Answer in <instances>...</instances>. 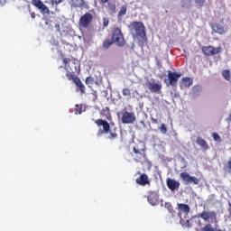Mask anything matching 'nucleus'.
<instances>
[{"label": "nucleus", "instance_id": "obj_1", "mask_svg": "<svg viewBox=\"0 0 231 231\" xmlns=\"http://www.w3.org/2000/svg\"><path fill=\"white\" fill-rule=\"evenodd\" d=\"M128 28L132 33L135 32V35L139 37V45L145 46L147 42V34L145 33V25L142 22H133L128 25Z\"/></svg>", "mask_w": 231, "mask_h": 231}, {"label": "nucleus", "instance_id": "obj_2", "mask_svg": "<svg viewBox=\"0 0 231 231\" xmlns=\"http://www.w3.org/2000/svg\"><path fill=\"white\" fill-rule=\"evenodd\" d=\"M114 44L117 45L118 48H124L125 46V38L124 37V32L119 27H114L112 29V38Z\"/></svg>", "mask_w": 231, "mask_h": 231}, {"label": "nucleus", "instance_id": "obj_3", "mask_svg": "<svg viewBox=\"0 0 231 231\" xmlns=\"http://www.w3.org/2000/svg\"><path fill=\"white\" fill-rule=\"evenodd\" d=\"M62 62L65 65L64 68L67 71L80 73V62H79V60H74L71 61V59L69 58H63Z\"/></svg>", "mask_w": 231, "mask_h": 231}, {"label": "nucleus", "instance_id": "obj_4", "mask_svg": "<svg viewBox=\"0 0 231 231\" xmlns=\"http://www.w3.org/2000/svg\"><path fill=\"white\" fill-rule=\"evenodd\" d=\"M91 12H95V10L92 9L91 11L85 13L79 18V28H89V24H91L93 23V19H95V16L91 14Z\"/></svg>", "mask_w": 231, "mask_h": 231}, {"label": "nucleus", "instance_id": "obj_5", "mask_svg": "<svg viewBox=\"0 0 231 231\" xmlns=\"http://www.w3.org/2000/svg\"><path fill=\"white\" fill-rule=\"evenodd\" d=\"M146 88H148L151 93L160 95L162 93V89H163V85H162V81L156 82V79H152L150 81L146 82Z\"/></svg>", "mask_w": 231, "mask_h": 231}, {"label": "nucleus", "instance_id": "obj_6", "mask_svg": "<svg viewBox=\"0 0 231 231\" xmlns=\"http://www.w3.org/2000/svg\"><path fill=\"white\" fill-rule=\"evenodd\" d=\"M133 151V157L134 162H136L137 163H145V162L147 161V154L145 153V149H139L134 147Z\"/></svg>", "mask_w": 231, "mask_h": 231}, {"label": "nucleus", "instance_id": "obj_7", "mask_svg": "<svg viewBox=\"0 0 231 231\" xmlns=\"http://www.w3.org/2000/svg\"><path fill=\"white\" fill-rule=\"evenodd\" d=\"M198 217H201L204 221H208V219H211V221H214L216 225H217V214L216 211H202L201 213L198 214Z\"/></svg>", "mask_w": 231, "mask_h": 231}, {"label": "nucleus", "instance_id": "obj_8", "mask_svg": "<svg viewBox=\"0 0 231 231\" xmlns=\"http://www.w3.org/2000/svg\"><path fill=\"white\" fill-rule=\"evenodd\" d=\"M180 79H181V73L168 70L167 86H172L173 88H176L178 86V80H180Z\"/></svg>", "mask_w": 231, "mask_h": 231}, {"label": "nucleus", "instance_id": "obj_9", "mask_svg": "<svg viewBox=\"0 0 231 231\" xmlns=\"http://www.w3.org/2000/svg\"><path fill=\"white\" fill-rule=\"evenodd\" d=\"M202 53H204V55H207L208 57H214V55H217V53H221V47L215 48L212 45L203 46Z\"/></svg>", "mask_w": 231, "mask_h": 231}, {"label": "nucleus", "instance_id": "obj_10", "mask_svg": "<svg viewBox=\"0 0 231 231\" xmlns=\"http://www.w3.org/2000/svg\"><path fill=\"white\" fill-rule=\"evenodd\" d=\"M180 179L185 185H190V183L198 185L199 183V179L190 176V174H189L188 172H181Z\"/></svg>", "mask_w": 231, "mask_h": 231}, {"label": "nucleus", "instance_id": "obj_11", "mask_svg": "<svg viewBox=\"0 0 231 231\" xmlns=\"http://www.w3.org/2000/svg\"><path fill=\"white\" fill-rule=\"evenodd\" d=\"M139 177L135 180V183L140 185L141 187H145L146 185H151V180H149V176L145 173H142V171H137L136 176Z\"/></svg>", "mask_w": 231, "mask_h": 231}, {"label": "nucleus", "instance_id": "obj_12", "mask_svg": "<svg viewBox=\"0 0 231 231\" xmlns=\"http://www.w3.org/2000/svg\"><path fill=\"white\" fill-rule=\"evenodd\" d=\"M71 8H80V10H89V4L86 0H70Z\"/></svg>", "mask_w": 231, "mask_h": 231}, {"label": "nucleus", "instance_id": "obj_13", "mask_svg": "<svg viewBox=\"0 0 231 231\" xmlns=\"http://www.w3.org/2000/svg\"><path fill=\"white\" fill-rule=\"evenodd\" d=\"M121 122L122 124H134V122H136V116L134 115V112L125 111L123 113Z\"/></svg>", "mask_w": 231, "mask_h": 231}, {"label": "nucleus", "instance_id": "obj_14", "mask_svg": "<svg viewBox=\"0 0 231 231\" xmlns=\"http://www.w3.org/2000/svg\"><path fill=\"white\" fill-rule=\"evenodd\" d=\"M95 124L97 125V127L102 126L103 131H101V134H107L111 131V125L109 123L104 119H97L95 121Z\"/></svg>", "mask_w": 231, "mask_h": 231}, {"label": "nucleus", "instance_id": "obj_15", "mask_svg": "<svg viewBox=\"0 0 231 231\" xmlns=\"http://www.w3.org/2000/svg\"><path fill=\"white\" fill-rule=\"evenodd\" d=\"M32 5L40 10L41 14H50V8H48V6H46L41 0H32Z\"/></svg>", "mask_w": 231, "mask_h": 231}, {"label": "nucleus", "instance_id": "obj_16", "mask_svg": "<svg viewBox=\"0 0 231 231\" xmlns=\"http://www.w3.org/2000/svg\"><path fill=\"white\" fill-rule=\"evenodd\" d=\"M166 185L168 187V189L170 190H171V192H174V190H178L180 189V181L174 180V179H171V178H168L166 180Z\"/></svg>", "mask_w": 231, "mask_h": 231}, {"label": "nucleus", "instance_id": "obj_17", "mask_svg": "<svg viewBox=\"0 0 231 231\" xmlns=\"http://www.w3.org/2000/svg\"><path fill=\"white\" fill-rule=\"evenodd\" d=\"M160 199V197L158 196V193L156 191H151L148 195V202L150 205H152V207H155V205L158 204V201Z\"/></svg>", "mask_w": 231, "mask_h": 231}, {"label": "nucleus", "instance_id": "obj_18", "mask_svg": "<svg viewBox=\"0 0 231 231\" xmlns=\"http://www.w3.org/2000/svg\"><path fill=\"white\" fill-rule=\"evenodd\" d=\"M74 84L76 85V91L81 93V95H85L86 93V86L82 84L80 78L74 79Z\"/></svg>", "mask_w": 231, "mask_h": 231}, {"label": "nucleus", "instance_id": "obj_19", "mask_svg": "<svg viewBox=\"0 0 231 231\" xmlns=\"http://www.w3.org/2000/svg\"><path fill=\"white\" fill-rule=\"evenodd\" d=\"M197 144L199 145L204 151H208V143L201 137L197 138Z\"/></svg>", "mask_w": 231, "mask_h": 231}, {"label": "nucleus", "instance_id": "obj_20", "mask_svg": "<svg viewBox=\"0 0 231 231\" xmlns=\"http://www.w3.org/2000/svg\"><path fill=\"white\" fill-rule=\"evenodd\" d=\"M113 44H115L113 40L106 38L103 41L102 47L104 50H109V48H111V46H113Z\"/></svg>", "mask_w": 231, "mask_h": 231}, {"label": "nucleus", "instance_id": "obj_21", "mask_svg": "<svg viewBox=\"0 0 231 231\" xmlns=\"http://www.w3.org/2000/svg\"><path fill=\"white\" fill-rule=\"evenodd\" d=\"M178 208L180 212H184V214H189L190 212V207L187 204H178Z\"/></svg>", "mask_w": 231, "mask_h": 231}, {"label": "nucleus", "instance_id": "obj_22", "mask_svg": "<svg viewBox=\"0 0 231 231\" xmlns=\"http://www.w3.org/2000/svg\"><path fill=\"white\" fill-rule=\"evenodd\" d=\"M213 30L216 32V33H219L220 35L225 33V28H223L220 24L213 25Z\"/></svg>", "mask_w": 231, "mask_h": 231}, {"label": "nucleus", "instance_id": "obj_23", "mask_svg": "<svg viewBox=\"0 0 231 231\" xmlns=\"http://www.w3.org/2000/svg\"><path fill=\"white\" fill-rule=\"evenodd\" d=\"M182 84L185 88H190V86H192V84H193L192 79L183 78L182 79Z\"/></svg>", "mask_w": 231, "mask_h": 231}, {"label": "nucleus", "instance_id": "obj_24", "mask_svg": "<svg viewBox=\"0 0 231 231\" xmlns=\"http://www.w3.org/2000/svg\"><path fill=\"white\" fill-rule=\"evenodd\" d=\"M106 6L112 14H116V5L115 3L108 2L106 3Z\"/></svg>", "mask_w": 231, "mask_h": 231}, {"label": "nucleus", "instance_id": "obj_25", "mask_svg": "<svg viewBox=\"0 0 231 231\" xmlns=\"http://www.w3.org/2000/svg\"><path fill=\"white\" fill-rule=\"evenodd\" d=\"M222 77L225 80H227V82H230L231 80V74L228 69H225L222 71Z\"/></svg>", "mask_w": 231, "mask_h": 231}, {"label": "nucleus", "instance_id": "obj_26", "mask_svg": "<svg viewBox=\"0 0 231 231\" xmlns=\"http://www.w3.org/2000/svg\"><path fill=\"white\" fill-rule=\"evenodd\" d=\"M76 72H72V71H68L66 73V77L68 79V80H73V82L75 83V79H79V77H77L75 75Z\"/></svg>", "mask_w": 231, "mask_h": 231}, {"label": "nucleus", "instance_id": "obj_27", "mask_svg": "<svg viewBox=\"0 0 231 231\" xmlns=\"http://www.w3.org/2000/svg\"><path fill=\"white\" fill-rule=\"evenodd\" d=\"M192 6L191 0H181V8H190Z\"/></svg>", "mask_w": 231, "mask_h": 231}, {"label": "nucleus", "instance_id": "obj_28", "mask_svg": "<svg viewBox=\"0 0 231 231\" xmlns=\"http://www.w3.org/2000/svg\"><path fill=\"white\" fill-rule=\"evenodd\" d=\"M125 14H127V5H124L121 6L117 17H122L123 15H125Z\"/></svg>", "mask_w": 231, "mask_h": 231}, {"label": "nucleus", "instance_id": "obj_29", "mask_svg": "<svg viewBox=\"0 0 231 231\" xmlns=\"http://www.w3.org/2000/svg\"><path fill=\"white\" fill-rule=\"evenodd\" d=\"M201 231H216V227L212 226V224H207L201 227Z\"/></svg>", "mask_w": 231, "mask_h": 231}, {"label": "nucleus", "instance_id": "obj_30", "mask_svg": "<svg viewBox=\"0 0 231 231\" xmlns=\"http://www.w3.org/2000/svg\"><path fill=\"white\" fill-rule=\"evenodd\" d=\"M87 86H93L95 84V79L92 77H88L85 80Z\"/></svg>", "mask_w": 231, "mask_h": 231}, {"label": "nucleus", "instance_id": "obj_31", "mask_svg": "<svg viewBox=\"0 0 231 231\" xmlns=\"http://www.w3.org/2000/svg\"><path fill=\"white\" fill-rule=\"evenodd\" d=\"M45 24L48 26L49 30H53V21H51V19H46Z\"/></svg>", "mask_w": 231, "mask_h": 231}, {"label": "nucleus", "instance_id": "obj_32", "mask_svg": "<svg viewBox=\"0 0 231 231\" xmlns=\"http://www.w3.org/2000/svg\"><path fill=\"white\" fill-rule=\"evenodd\" d=\"M159 130L161 131L162 134H167V125L162 124Z\"/></svg>", "mask_w": 231, "mask_h": 231}, {"label": "nucleus", "instance_id": "obj_33", "mask_svg": "<svg viewBox=\"0 0 231 231\" xmlns=\"http://www.w3.org/2000/svg\"><path fill=\"white\" fill-rule=\"evenodd\" d=\"M75 115H82V105H76Z\"/></svg>", "mask_w": 231, "mask_h": 231}, {"label": "nucleus", "instance_id": "obj_34", "mask_svg": "<svg viewBox=\"0 0 231 231\" xmlns=\"http://www.w3.org/2000/svg\"><path fill=\"white\" fill-rule=\"evenodd\" d=\"M224 170L227 171L229 174H231V159L227 162V163L224 166Z\"/></svg>", "mask_w": 231, "mask_h": 231}, {"label": "nucleus", "instance_id": "obj_35", "mask_svg": "<svg viewBox=\"0 0 231 231\" xmlns=\"http://www.w3.org/2000/svg\"><path fill=\"white\" fill-rule=\"evenodd\" d=\"M122 94H123L124 97H131V89L123 88Z\"/></svg>", "mask_w": 231, "mask_h": 231}, {"label": "nucleus", "instance_id": "obj_36", "mask_svg": "<svg viewBox=\"0 0 231 231\" xmlns=\"http://www.w3.org/2000/svg\"><path fill=\"white\" fill-rule=\"evenodd\" d=\"M212 136L215 142H221V136L217 133H213Z\"/></svg>", "mask_w": 231, "mask_h": 231}, {"label": "nucleus", "instance_id": "obj_37", "mask_svg": "<svg viewBox=\"0 0 231 231\" xmlns=\"http://www.w3.org/2000/svg\"><path fill=\"white\" fill-rule=\"evenodd\" d=\"M109 140H115V138H118V134L116 133L110 132V136H108Z\"/></svg>", "mask_w": 231, "mask_h": 231}, {"label": "nucleus", "instance_id": "obj_38", "mask_svg": "<svg viewBox=\"0 0 231 231\" xmlns=\"http://www.w3.org/2000/svg\"><path fill=\"white\" fill-rule=\"evenodd\" d=\"M206 0H195L197 6H203Z\"/></svg>", "mask_w": 231, "mask_h": 231}, {"label": "nucleus", "instance_id": "obj_39", "mask_svg": "<svg viewBox=\"0 0 231 231\" xmlns=\"http://www.w3.org/2000/svg\"><path fill=\"white\" fill-rule=\"evenodd\" d=\"M103 26L104 28H106V26H109V19L107 18L103 19Z\"/></svg>", "mask_w": 231, "mask_h": 231}, {"label": "nucleus", "instance_id": "obj_40", "mask_svg": "<svg viewBox=\"0 0 231 231\" xmlns=\"http://www.w3.org/2000/svg\"><path fill=\"white\" fill-rule=\"evenodd\" d=\"M51 1V5H60L64 0H49Z\"/></svg>", "mask_w": 231, "mask_h": 231}, {"label": "nucleus", "instance_id": "obj_41", "mask_svg": "<svg viewBox=\"0 0 231 231\" xmlns=\"http://www.w3.org/2000/svg\"><path fill=\"white\" fill-rule=\"evenodd\" d=\"M54 26H55L57 32H60V23H57L54 24Z\"/></svg>", "mask_w": 231, "mask_h": 231}, {"label": "nucleus", "instance_id": "obj_42", "mask_svg": "<svg viewBox=\"0 0 231 231\" xmlns=\"http://www.w3.org/2000/svg\"><path fill=\"white\" fill-rule=\"evenodd\" d=\"M101 5H107L109 3V0H99Z\"/></svg>", "mask_w": 231, "mask_h": 231}, {"label": "nucleus", "instance_id": "obj_43", "mask_svg": "<svg viewBox=\"0 0 231 231\" xmlns=\"http://www.w3.org/2000/svg\"><path fill=\"white\" fill-rule=\"evenodd\" d=\"M152 124H159L158 119L152 117Z\"/></svg>", "mask_w": 231, "mask_h": 231}, {"label": "nucleus", "instance_id": "obj_44", "mask_svg": "<svg viewBox=\"0 0 231 231\" xmlns=\"http://www.w3.org/2000/svg\"><path fill=\"white\" fill-rule=\"evenodd\" d=\"M31 17H32V19H35V17H36L35 13H31Z\"/></svg>", "mask_w": 231, "mask_h": 231}, {"label": "nucleus", "instance_id": "obj_45", "mask_svg": "<svg viewBox=\"0 0 231 231\" xmlns=\"http://www.w3.org/2000/svg\"><path fill=\"white\" fill-rule=\"evenodd\" d=\"M24 1H27V0H24Z\"/></svg>", "mask_w": 231, "mask_h": 231}]
</instances>
